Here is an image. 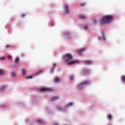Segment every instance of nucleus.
<instances>
[{
    "label": "nucleus",
    "mask_w": 125,
    "mask_h": 125,
    "mask_svg": "<svg viewBox=\"0 0 125 125\" xmlns=\"http://www.w3.org/2000/svg\"><path fill=\"white\" fill-rule=\"evenodd\" d=\"M113 19H114V18L113 17V16L108 15L105 17H103L99 22L101 24H108L109 23H111Z\"/></svg>",
    "instance_id": "f257e3e1"
},
{
    "label": "nucleus",
    "mask_w": 125,
    "mask_h": 125,
    "mask_svg": "<svg viewBox=\"0 0 125 125\" xmlns=\"http://www.w3.org/2000/svg\"><path fill=\"white\" fill-rule=\"evenodd\" d=\"M54 81L55 83H59V82H60V80L59 79V78H58L57 77L54 78Z\"/></svg>",
    "instance_id": "2eb2a0df"
},
{
    "label": "nucleus",
    "mask_w": 125,
    "mask_h": 125,
    "mask_svg": "<svg viewBox=\"0 0 125 125\" xmlns=\"http://www.w3.org/2000/svg\"><path fill=\"white\" fill-rule=\"evenodd\" d=\"M8 47H9V45H7L5 46L6 48H7Z\"/></svg>",
    "instance_id": "c9c22d12"
},
{
    "label": "nucleus",
    "mask_w": 125,
    "mask_h": 125,
    "mask_svg": "<svg viewBox=\"0 0 125 125\" xmlns=\"http://www.w3.org/2000/svg\"><path fill=\"white\" fill-rule=\"evenodd\" d=\"M25 16H26V15H25L24 14H22L21 16V17H25Z\"/></svg>",
    "instance_id": "2f4dec72"
},
{
    "label": "nucleus",
    "mask_w": 125,
    "mask_h": 125,
    "mask_svg": "<svg viewBox=\"0 0 125 125\" xmlns=\"http://www.w3.org/2000/svg\"><path fill=\"white\" fill-rule=\"evenodd\" d=\"M37 122L38 124L40 125H44L45 124V123H44V122H43L41 120H38Z\"/></svg>",
    "instance_id": "6e6552de"
},
{
    "label": "nucleus",
    "mask_w": 125,
    "mask_h": 125,
    "mask_svg": "<svg viewBox=\"0 0 125 125\" xmlns=\"http://www.w3.org/2000/svg\"><path fill=\"white\" fill-rule=\"evenodd\" d=\"M81 6H82V7H84V6H85V3H81L80 4Z\"/></svg>",
    "instance_id": "393cba45"
},
{
    "label": "nucleus",
    "mask_w": 125,
    "mask_h": 125,
    "mask_svg": "<svg viewBox=\"0 0 125 125\" xmlns=\"http://www.w3.org/2000/svg\"><path fill=\"white\" fill-rule=\"evenodd\" d=\"M70 80H74V76L73 75H70Z\"/></svg>",
    "instance_id": "7c9ffc66"
},
{
    "label": "nucleus",
    "mask_w": 125,
    "mask_h": 125,
    "mask_svg": "<svg viewBox=\"0 0 125 125\" xmlns=\"http://www.w3.org/2000/svg\"><path fill=\"white\" fill-rule=\"evenodd\" d=\"M83 74H88L89 73V70L88 69H85L83 70L82 72Z\"/></svg>",
    "instance_id": "f8f14e48"
},
{
    "label": "nucleus",
    "mask_w": 125,
    "mask_h": 125,
    "mask_svg": "<svg viewBox=\"0 0 125 125\" xmlns=\"http://www.w3.org/2000/svg\"><path fill=\"white\" fill-rule=\"evenodd\" d=\"M53 66L54 67V66H56V64L53 63Z\"/></svg>",
    "instance_id": "e433bc0d"
},
{
    "label": "nucleus",
    "mask_w": 125,
    "mask_h": 125,
    "mask_svg": "<svg viewBox=\"0 0 125 125\" xmlns=\"http://www.w3.org/2000/svg\"><path fill=\"white\" fill-rule=\"evenodd\" d=\"M5 59V57H2L0 58V60H4Z\"/></svg>",
    "instance_id": "c756f323"
},
{
    "label": "nucleus",
    "mask_w": 125,
    "mask_h": 125,
    "mask_svg": "<svg viewBox=\"0 0 125 125\" xmlns=\"http://www.w3.org/2000/svg\"><path fill=\"white\" fill-rule=\"evenodd\" d=\"M58 110H59L60 111H62L64 110L61 107H58Z\"/></svg>",
    "instance_id": "bb28decb"
},
{
    "label": "nucleus",
    "mask_w": 125,
    "mask_h": 125,
    "mask_svg": "<svg viewBox=\"0 0 125 125\" xmlns=\"http://www.w3.org/2000/svg\"><path fill=\"white\" fill-rule=\"evenodd\" d=\"M111 117H112V116H111V115H108V114H107V119H108L109 121H110V120H111Z\"/></svg>",
    "instance_id": "6ab92c4d"
},
{
    "label": "nucleus",
    "mask_w": 125,
    "mask_h": 125,
    "mask_svg": "<svg viewBox=\"0 0 125 125\" xmlns=\"http://www.w3.org/2000/svg\"><path fill=\"white\" fill-rule=\"evenodd\" d=\"M59 99V97H55L52 98L51 99V101L52 102L57 101Z\"/></svg>",
    "instance_id": "9d476101"
},
{
    "label": "nucleus",
    "mask_w": 125,
    "mask_h": 125,
    "mask_svg": "<svg viewBox=\"0 0 125 125\" xmlns=\"http://www.w3.org/2000/svg\"><path fill=\"white\" fill-rule=\"evenodd\" d=\"M72 106H73V103L69 102L65 105V108H67V107Z\"/></svg>",
    "instance_id": "9b49d317"
},
{
    "label": "nucleus",
    "mask_w": 125,
    "mask_h": 125,
    "mask_svg": "<svg viewBox=\"0 0 125 125\" xmlns=\"http://www.w3.org/2000/svg\"><path fill=\"white\" fill-rule=\"evenodd\" d=\"M63 9L65 14H68L69 13V7L68 5H65Z\"/></svg>",
    "instance_id": "39448f33"
},
{
    "label": "nucleus",
    "mask_w": 125,
    "mask_h": 125,
    "mask_svg": "<svg viewBox=\"0 0 125 125\" xmlns=\"http://www.w3.org/2000/svg\"><path fill=\"white\" fill-rule=\"evenodd\" d=\"M8 59H11V56L8 55Z\"/></svg>",
    "instance_id": "473e14b6"
},
{
    "label": "nucleus",
    "mask_w": 125,
    "mask_h": 125,
    "mask_svg": "<svg viewBox=\"0 0 125 125\" xmlns=\"http://www.w3.org/2000/svg\"><path fill=\"white\" fill-rule=\"evenodd\" d=\"M21 71L23 76H25V75H26V68H22L21 69Z\"/></svg>",
    "instance_id": "ddd939ff"
},
{
    "label": "nucleus",
    "mask_w": 125,
    "mask_h": 125,
    "mask_svg": "<svg viewBox=\"0 0 125 125\" xmlns=\"http://www.w3.org/2000/svg\"><path fill=\"white\" fill-rule=\"evenodd\" d=\"M84 51V49H81L80 50H78L77 51V53L78 55H81L82 53Z\"/></svg>",
    "instance_id": "0eeeda50"
},
{
    "label": "nucleus",
    "mask_w": 125,
    "mask_h": 125,
    "mask_svg": "<svg viewBox=\"0 0 125 125\" xmlns=\"http://www.w3.org/2000/svg\"><path fill=\"white\" fill-rule=\"evenodd\" d=\"M39 73H42V70L38 72L37 73H36V76H39V75H40Z\"/></svg>",
    "instance_id": "c85d7f7f"
},
{
    "label": "nucleus",
    "mask_w": 125,
    "mask_h": 125,
    "mask_svg": "<svg viewBox=\"0 0 125 125\" xmlns=\"http://www.w3.org/2000/svg\"><path fill=\"white\" fill-rule=\"evenodd\" d=\"M76 63H79V61H73L71 62H67V65H73V64H76Z\"/></svg>",
    "instance_id": "423d86ee"
},
{
    "label": "nucleus",
    "mask_w": 125,
    "mask_h": 125,
    "mask_svg": "<svg viewBox=\"0 0 125 125\" xmlns=\"http://www.w3.org/2000/svg\"><path fill=\"white\" fill-rule=\"evenodd\" d=\"M90 83V81L88 80L82 82L80 84L77 85V88L78 89H82V88H83V87H84V86L87 85V84H89Z\"/></svg>",
    "instance_id": "f03ea898"
},
{
    "label": "nucleus",
    "mask_w": 125,
    "mask_h": 125,
    "mask_svg": "<svg viewBox=\"0 0 125 125\" xmlns=\"http://www.w3.org/2000/svg\"><path fill=\"white\" fill-rule=\"evenodd\" d=\"M53 125H58L57 123H54Z\"/></svg>",
    "instance_id": "4c0bfd02"
},
{
    "label": "nucleus",
    "mask_w": 125,
    "mask_h": 125,
    "mask_svg": "<svg viewBox=\"0 0 125 125\" xmlns=\"http://www.w3.org/2000/svg\"><path fill=\"white\" fill-rule=\"evenodd\" d=\"M79 17L80 18H82V19H85V17L83 16V15H80Z\"/></svg>",
    "instance_id": "412c9836"
},
{
    "label": "nucleus",
    "mask_w": 125,
    "mask_h": 125,
    "mask_svg": "<svg viewBox=\"0 0 125 125\" xmlns=\"http://www.w3.org/2000/svg\"><path fill=\"white\" fill-rule=\"evenodd\" d=\"M99 40H101V38H99Z\"/></svg>",
    "instance_id": "58836bf2"
},
{
    "label": "nucleus",
    "mask_w": 125,
    "mask_h": 125,
    "mask_svg": "<svg viewBox=\"0 0 125 125\" xmlns=\"http://www.w3.org/2000/svg\"><path fill=\"white\" fill-rule=\"evenodd\" d=\"M84 28L85 30H86V29H87V28H88V26H84Z\"/></svg>",
    "instance_id": "72a5a7b5"
},
{
    "label": "nucleus",
    "mask_w": 125,
    "mask_h": 125,
    "mask_svg": "<svg viewBox=\"0 0 125 125\" xmlns=\"http://www.w3.org/2000/svg\"><path fill=\"white\" fill-rule=\"evenodd\" d=\"M93 24H96L97 23V21H96V19H93L92 21Z\"/></svg>",
    "instance_id": "4be33fe9"
},
{
    "label": "nucleus",
    "mask_w": 125,
    "mask_h": 125,
    "mask_svg": "<svg viewBox=\"0 0 125 125\" xmlns=\"http://www.w3.org/2000/svg\"><path fill=\"white\" fill-rule=\"evenodd\" d=\"M11 76L12 78H15V77H16V74H15L14 72H13L12 73Z\"/></svg>",
    "instance_id": "a211bd4d"
},
{
    "label": "nucleus",
    "mask_w": 125,
    "mask_h": 125,
    "mask_svg": "<svg viewBox=\"0 0 125 125\" xmlns=\"http://www.w3.org/2000/svg\"><path fill=\"white\" fill-rule=\"evenodd\" d=\"M102 37L104 39V41H105V36H104V34H103V31H102Z\"/></svg>",
    "instance_id": "a878e982"
},
{
    "label": "nucleus",
    "mask_w": 125,
    "mask_h": 125,
    "mask_svg": "<svg viewBox=\"0 0 125 125\" xmlns=\"http://www.w3.org/2000/svg\"><path fill=\"white\" fill-rule=\"evenodd\" d=\"M91 61H84V63H85L86 64H91Z\"/></svg>",
    "instance_id": "aec40b11"
},
{
    "label": "nucleus",
    "mask_w": 125,
    "mask_h": 125,
    "mask_svg": "<svg viewBox=\"0 0 125 125\" xmlns=\"http://www.w3.org/2000/svg\"><path fill=\"white\" fill-rule=\"evenodd\" d=\"M26 80H29V79H33V76H30L29 77H25Z\"/></svg>",
    "instance_id": "cd10ccee"
},
{
    "label": "nucleus",
    "mask_w": 125,
    "mask_h": 125,
    "mask_svg": "<svg viewBox=\"0 0 125 125\" xmlns=\"http://www.w3.org/2000/svg\"><path fill=\"white\" fill-rule=\"evenodd\" d=\"M121 81H124V82H125V75H122L121 76Z\"/></svg>",
    "instance_id": "f3484780"
},
{
    "label": "nucleus",
    "mask_w": 125,
    "mask_h": 125,
    "mask_svg": "<svg viewBox=\"0 0 125 125\" xmlns=\"http://www.w3.org/2000/svg\"><path fill=\"white\" fill-rule=\"evenodd\" d=\"M14 62L16 63V64H18V62H19V58H16Z\"/></svg>",
    "instance_id": "dca6fc26"
},
{
    "label": "nucleus",
    "mask_w": 125,
    "mask_h": 125,
    "mask_svg": "<svg viewBox=\"0 0 125 125\" xmlns=\"http://www.w3.org/2000/svg\"><path fill=\"white\" fill-rule=\"evenodd\" d=\"M5 88H6V86L5 85L0 87V91H2V90H3V89H5Z\"/></svg>",
    "instance_id": "4468645a"
},
{
    "label": "nucleus",
    "mask_w": 125,
    "mask_h": 125,
    "mask_svg": "<svg viewBox=\"0 0 125 125\" xmlns=\"http://www.w3.org/2000/svg\"><path fill=\"white\" fill-rule=\"evenodd\" d=\"M1 107H2V108H5L6 107V106L5 105H2V106H1Z\"/></svg>",
    "instance_id": "f704fd0d"
},
{
    "label": "nucleus",
    "mask_w": 125,
    "mask_h": 125,
    "mask_svg": "<svg viewBox=\"0 0 125 125\" xmlns=\"http://www.w3.org/2000/svg\"><path fill=\"white\" fill-rule=\"evenodd\" d=\"M3 71L0 69V76H3Z\"/></svg>",
    "instance_id": "b1692460"
},
{
    "label": "nucleus",
    "mask_w": 125,
    "mask_h": 125,
    "mask_svg": "<svg viewBox=\"0 0 125 125\" xmlns=\"http://www.w3.org/2000/svg\"><path fill=\"white\" fill-rule=\"evenodd\" d=\"M40 91L41 92H51V91H53V89L51 87H42L40 89Z\"/></svg>",
    "instance_id": "20e7f679"
},
{
    "label": "nucleus",
    "mask_w": 125,
    "mask_h": 125,
    "mask_svg": "<svg viewBox=\"0 0 125 125\" xmlns=\"http://www.w3.org/2000/svg\"><path fill=\"white\" fill-rule=\"evenodd\" d=\"M64 36L66 39H70L71 38V34H70L69 33L64 34Z\"/></svg>",
    "instance_id": "1a4fd4ad"
},
{
    "label": "nucleus",
    "mask_w": 125,
    "mask_h": 125,
    "mask_svg": "<svg viewBox=\"0 0 125 125\" xmlns=\"http://www.w3.org/2000/svg\"><path fill=\"white\" fill-rule=\"evenodd\" d=\"M56 67H51L50 68V72H52L54 71V69H55Z\"/></svg>",
    "instance_id": "5701e85b"
},
{
    "label": "nucleus",
    "mask_w": 125,
    "mask_h": 125,
    "mask_svg": "<svg viewBox=\"0 0 125 125\" xmlns=\"http://www.w3.org/2000/svg\"><path fill=\"white\" fill-rule=\"evenodd\" d=\"M63 60L66 62H70L72 61L73 57L70 54H67L66 55H65L64 56H63Z\"/></svg>",
    "instance_id": "7ed1b4c3"
}]
</instances>
